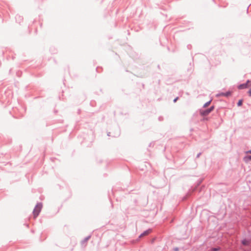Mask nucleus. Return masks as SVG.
<instances>
[{"label":"nucleus","mask_w":251,"mask_h":251,"mask_svg":"<svg viewBox=\"0 0 251 251\" xmlns=\"http://www.w3.org/2000/svg\"><path fill=\"white\" fill-rule=\"evenodd\" d=\"M230 95H231V92L230 91H228V92H226V93H222L218 94L217 96H226V97H228V96H230Z\"/></svg>","instance_id":"4"},{"label":"nucleus","mask_w":251,"mask_h":251,"mask_svg":"<svg viewBox=\"0 0 251 251\" xmlns=\"http://www.w3.org/2000/svg\"><path fill=\"white\" fill-rule=\"evenodd\" d=\"M214 109V106H211L209 109L205 110H201V114L202 116H206L208 115Z\"/></svg>","instance_id":"2"},{"label":"nucleus","mask_w":251,"mask_h":251,"mask_svg":"<svg viewBox=\"0 0 251 251\" xmlns=\"http://www.w3.org/2000/svg\"><path fill=\"white\" fill-rule=\"evenodd\" d=\"M251 86V81L248 80L246 83L242 84L238 86V88L240 89H245L249 86Z\"/></svg>","instance_id":"3"},{"label":"nucleus","mask_w":251,"mask_h":251,"mask_svg":"<svg viewBox=\"0 0 251 251\" xmlns=\"http://www.w3.org/2000/svg\"><path fill=\"white\" fill-rule=\"evenodd\" d=\"M248 93L249 94L250 96H251V88L250 89V90L248 92Z\"/></svg>","instance_id":"10"},{"label":"nucleus","mask_w":251,"mask_h":251,"mask_svg":"<svg viewBox=\"0 0 251 251\" xmlns=\"http://www.w3.org/2000/svg\"><path fill=\"white\" fill-rule=\"evenodd\" d=\"M248 152L251 153V151H249Z\"/></svg>","instance_id":"13"},{"label":"nucleus","mask_w":251,"mask_h":251,"mask_svg":"<svg viewBox=\"0 0 251 251\" xmlns=\"http://www.w3.org/2000/svg\"><path fill=\"white\" fill-rule=\"evenodd\" d=\"M242 102H243V101L242 100H239L237 103L238 106H241L242 104Z\"/></svg>","instance_id":"7"},{"label":"nucleus","mask_w":251,"mask_h":251,"mask_svg":"<svg viewBox=\"0 0 251 251\" xmlns=\"http://www.w3.org/2000/svg\"><path fill=\"white\" fill-rule=\"evenodd\" d=\"M177 99H178V98H176V99L174 100V102H176V100H177Z\"/></svg>","instance_id":"12"},{"label":"nucleus","mask_w":251,"mask_h":251,"mask_svg":"<svg viewBox=\"0 0 251 251\" xmlns=\"http://www.w3.org/2000/svg\"><path fill=\"white\" fill-rule=\"evenodd\" d=\"M210 102H211V101H208V102H206V103L204 105V107H207V106H208V105H209V104H210Z\"/></svg>","instance_id":"8"},{"label":"nucleus","mask_w":251,"mask_h":251,"mask_svg":"<svg viewBox=\"0 0 251 251\" xmlns=\"http://www.w3.org/2000/svg\"><path fill=\"white\" fill-rule=\"evenodd\" d=\"M244 160L245 162H248V161L251 160V155L245 157L244 158Z\"/></svg>","instance_id":"6"},{"label":"nucleus","mask_w":251,"mask_h":251,"mask_svg":"<svg viewBox=\"0 0 251 251\" xmlns=\"http://www.w3.org/2000/svg\"><path fill=\"white\" fill-rule=\"evenodd\" d=\"M212 250H213V251H218V249L214 248V249H212Z\"/></svg>","instance_id":"11"},{"label":"nucleus","mask_w":251,"mask_h":251,"mask_svg":"<svg viewBox=\"0 0 251 251\" xmlns=\"http://www.w3.org/2000/svg\"><path fill=\"white\" fill-rule=\"evenodd\" d=\"M151 232V230H147L146 231H145L143 233H142V234L140 235V237H141L143 236H145V235H148Z\"/></svg>","instance_id":"5"},{"label":"nucleus","mask_w":251,"mask_h":251,"mask_svg":"<svg viewBox=\"0 0 251 251\" xmlns=\"http://www.w3.org/2000/svg\"><path fill=\"white\" fill-rule=\"evenodd\" d=\"M42 208V204L40 203H38L36 205L33 212L34 218H36L38 216V215H39V213L41 210Z\"/></svg>","instance_id":"1"},{"label":"nucleus","mask_w":251,"mask_h":251,"mask_svg":"<svg viewBox=\"0 0 251 251\" xmlns=\"http://www.w3.org/2000/svg\"><path fill=\"white\" fill-rule=\"evenodd\" d=\"M242 243L244 244V245H247L248 244V241H246V240H243L242 241Z\"/></svg>","instance_id":"9"}]
</instances>
